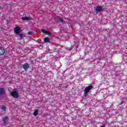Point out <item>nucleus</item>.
<instances>
[{"label": "nucleus", "mask_w": 127, "mask_h": 127, "mask_svg": "<svg viewBox=\"0 0 127 127\" xmlns=\"http://www.w3.org/2000/svg\"><path fill=\"white\" fill-rule=\"evenodd\" d=\"M21 19H22V20H30L32 19L29 17H22Z\"/></svg>", "instance_id": "9"}, {"label": "nucleus", "mask_w": 127, "mask_h": 127, "mask_svg": "<svg viewBox=\"0 0 127 127\" xmlns=\"http://www.w3.org/2000/svg\"><path fill=\"white\" fill-rule=\"evenodd\" d=\"M5 94V91L4 89L0 88V95H4Z\"/></svg>", "instance_id": "8"}, {"label": "nucleus", "mask_w": 127, "mask_h": 127, "mask_svg": "<svg viewBox=\"0 0 127 127\" xmlns=\"http://www.w3.org/2000/svg\"><path fill=\"white\" fill-rule=\"evenodd\" d=\"M44 42L45 43H47V42H49V38L46 37L44 39Z\"/></svg>", "instance_id": "11"}, {"label": "nucleus", "mask_w": 127, "mask_h": 127, "mask_svg": "<svg viewBox=\"0 0 127 127\" xmlns=\"http://www.w3.org/2000/svg\"><path fill=\"white\" fill-rule=\"evenodd\" d=\"M42 32L44 33V34H46V35H52V33L45 29L42 30Z\"/></svg>", "instance_id": "4"}, {"label": "nucleus", "mask_w": 127, "mask_h": 127, "mask_svg": "<svg viewBox=\"0 0 127 127\" xmlns=\"http://www.w3.org/2000/svg\"><path fill=\"white\" fill-rule=\"evenodd\" d=\"M21 31V28L19 26H17L14 28V32L15 34H19V32Z\"/></svg>", "instance_id": "3"}, {"label": "nucleus", "mask_w": 127, "mask_h": 127, "mask_svg": "<svg viewBox=\"0 0 127 127\" xmlns=\"http://www.w3.org/2000/svg\"><path fill=\"white\" fill-rule=\"evenodd\" d=\"M105 127V126H101V127Z\"/></svg>", "instance_id": "17"}, {"label": "nucleus", "mask_w": 127, "mask_h": 127, "mask_svg": "<svg viewBox=\"0 0 127 127\" xmlns=\"http://www.w3.org/2000/svg\"><path fill=\"white\" fill-rule=\"evenodd\" d=\"M3 121L4 124H6V122H8V118L7 117H5L3 118Z\"/></svg>", "instance_id": "10"}, {"label": "nucleus", "mask_w": 127, "mask_h": 127, "mask_svg": "<svg viewBox=\"0 0 127 127\" xmlns=\"http://www.w3.org/2000/svg\"><path fill=\"white\" fill-rule=\"evenodd\" d=\"M59 21H60V22H63V23H65V21H64V20H63V19L61 18L59 19Z\"/></svg>", "instance_id": "13"}, {"label": "nucleus", "mask_w": 127, "mask_h": 127, "mask_svg": "<svg viewBox=\"0 0 127 127\" xmlns=\"http://www.w3.org/2000/svg\"><path fill=\"white\" fill-rule=\"evenodd\" d=\"M28 34L29 35H32V34H33V32H32V31H30V32H29L28 33Z\"/></svg>", "instance_id": "14"}, {"label": "nucleus", "mask_w": 127, "mask_h": 127, "mask_svg": "<svg viewBox=\"0 0 127 127\" xmlns=\"http://www.w3.org/2000/svg\"><path fill=\"white\" fill-rule=\"evenodd\" d=\"M22 67L24 69L27 70L29 68V64L26 63L22 65Z\"/></svg>", "instance_id": "6"}, {"label": "nucleus", "mask_w": 127, "mask_h": 127, "mask_svg": "<svg viewBox=\"0 0 127 127\" xmlns=\"http://www.w3.org/2000/svg\"><path fill=\"white\" fill-rule=\"evenodd\" d=\"M4 49L2 47L0 46V56L3 55L4 54Z\"/></svg>", "instance_id": "7"}, {"label": "nucleus", "mask_w": 127, "mask_h": 127, "mask_svg": "<svg viewBox=\"0 0 127 127\" xmlns=\"http://www.w3.org/2000/svg\"><path fill=\"white\" fill-rule=\"evenodd\" d=\"M38 114V110H35L33 113L34 116H35V117H37V115Z\"/></svg>", "instance_id": "12"}, {"label": "nucleus", "mask_w": 127, "mask_h": 127, "mask_svg": "<svg viewBox=\"0 0 127 127\" xmlns=\"http://www.w3.org/2000/svg\"><path fill=\"white\" fill-rule=\"evenodd\" d=\"M18 34L19 35L20 37H21V38H22V37H23V34H20L19 33V34Z\"/></svg>", "instance_id": "15"}, {"label": "nucleus", "mask_w": 127, "mask_h": 127, "mask_svg": "<svg viewBox=\"0 0 127 127\" xmlns=\"http://www.w3.org/2000/svg\"><path fill=\"white\" fill-rule=\"evenodd\" d=\"M10 94L12 97L15 98V99H18L19 98L18 96V92L16 90H14L10 92Z\"/></svg>", "instance_id": "1"}, {"label": "nucleus", "mask_w": 127, "mask_h": 127, "mask_svg": "<svg viewBox=\"0 0 127 127\" xmlns=\"http://www.w3.org/2000/svg\"><path fill=\"white\" fill-rule=\"evenodd\" d=\"M95 10L98 12H101V11H103V8L101 6H97L95 8Z\"/></svg>", "instance_id": "5"}, {"label": "nucleus", "mask_w": 127, "mask_h": 127, "mask_svg": "<svg viewBox=\"0 0 127 127\" xmlns=\"http://www.w3.org/2000/svg\"><path fill=\"white\" fill-rule=\"evenodd\" d=\"M93 89V86L90 85L87 87H86L85 89H84V95L85 96H87V95H88V94L89 93V92H90V91H91V89Z\"/></svg>", "instance_id": "2"}, {"label": "nucleus", "mask_w": 127, "mask_h": 127, "mask_svg": "<svg viewBox=\"0 0 127 127\" xmlns=\"http://www.w3.org/2000/svg\"><path fill=\"white\" fill-rule=\"evenodd\" d=\"M1 110H3V111H5V109H6L5 108V107L4 106H2L1 108Z\"/></svg>", "instance_id": "16"}]
</instances>
